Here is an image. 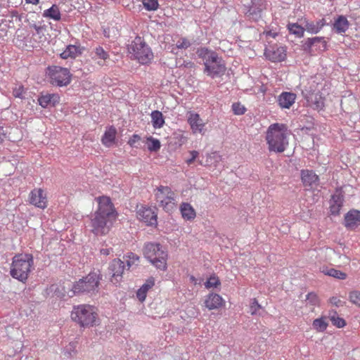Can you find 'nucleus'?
<instances>
[{"instance_id": "18", "label": "nucleus", "mask_w": 360, "mask_h": 360, "mask_svg": "<svg viewBox=\"0 0 360 360\" xmlns=\"http://www.w3.org/2000/svg\"><path fill=\"white\" fill-rule=\"evenodd\" d=\"M196 53L200 58L202 59L205 67L212 63L217 62V60L221 58L215 51L207 48L198 49Z\"/></svg>"}, {"instance_id": "54", "label": "nucleus", "mask_w": 360, "mask_h": 360, "mask_svg": "<svg viewBox=\"0 0 360 360\" xmlns=\"http://www.w3.org/2000/svg\"><path fill=\"white\" fill-rule=\"evenodd\" d=\"M6 138V134L4 131L3 128L0 127V143L3 142L4 139Z\"/></svg>"}, {"instance_id": "55", "label": "nucleus", "mask_w": 360, "mask_h": 360, "mask_svg": "<svg viewBox=\"0 0 360 360\" xmlns=\"http://www.w3.org/2000/svg\"><path fill=\"white\" fill-rule=\"evenodd\" d=\"M110 250H111L110 249H107V248L106 249H101V253L102 255H108L110 254Z\"/></svg>"}, {"instance_id": "7", "label": "nucleus", "mask_w": 360, "mask_h": 360, "mask_svg": "<svg viewBox=\"0 0 360 360\" xmlns=\"http://www.w3.org/2000/svg\"><path fill=\"white\" fill-rule=\"evenodd\" d=\"M130 49L131 50L130 53L141 64H147L153 58L150 48L140 37H136L132 41Z\"/></svg>"}, {"instance_id": "45", "label": "nucleus", "mask_w": 360, "mask_h": 360, "mask_svg": "<svg viewBox=\"0 0 360 360\" xmlns=\"http://www.w3.org/2000/svg\"><path fill=\"white\" fill-rule=\"evenodd\" d=\"M232 110L233 113L237 115H243L246 111L245 106L241 105L240 103H233Z\"/></svg>"}, {"instance_id": "53", "label": "nucleus", "mask_w": 360, "mask_h": 360, "mask_svg": "<svg viewBox=\"0 0 360 360\" xmlns=\"http://www.w3.org/2000/svg\"><path fill=\"white\" fill-rule=\"evenodd\" d=\"M31 27L34 28L37 34H43L44 31L45 30V27L44 26H39L36 24H33L31 25Z\"/></svg>"}, {"instance_id": "39", "label": "nucleus", "mask_w": 360, "mask_h": 360, "mask_svg": "<svg viewBox=\"0 0 360 360\" xmlns=\"http://www.w3.org/2000/svg\"><path fill=\"white\" fill-rule=\"evenodd\" d=\"M191 41L186 37H181L176 43V48L179 49H187L191 46Z\"/></svg>"}, {"instance_id": "9", "label": "nucleus", "mask_w": 360, "mask_h": 360, "mask_svg": "<svg viewBox=\"0 0 360 360\" xmlns=\"http://www.w3.org/2000/svg\"><path fill=\"white\" fill-rule=\"evenodd\" d=\"M51 83L58 86H67L70 83L71 75L68 68L59 66L49 68Z\"/></svg>"}, {"instance_id": "24", "label": "nucleus", "mask_w": 360, "mask_h": 360, "mask_svg": "<svg viewBox=\"0 0 360 360\" xmlns=\"http://www.w3.org/2000/svg\"><path fill=\"white\" fill-rule=\"evenodd\" d=\"M155 281L153 278H148L146 282L137 290L136 297L139 301L143 302L146 300L147 292L153 287Z\"/></svg>"}, {"instance_id": "61", "label": "nucleus", "mask_w": 360, "mask_h": 360, "mask_svg": "<svg viewBox=\"0 0 360 360\" xmlns=\"http://www.w3.org/2000/svg\"><path fill=\"white\" fill-rule=\"evenodd\" d=\"M15 14H17V12H16V11L13 12V16L15 15Z\"/></svg>"}, {"instance_id": "15", "label": "nucleus", "mask_w": 360, "mask_h": 360, "mask_svg": "<svg viewBox=\"0 0 360 360\" xmlns=\"http://www.w3.org/2000/svg\"><path fill=\"white\" fill-rule=\"evenodd\" d=\"M155 210V208L142 207L137 212L139 219L148 226H156L158 224V217Z\"/></svg>"}, {"instance_id": "22", "label": "nucleus", "mask_w": 360, "mask_h": 360, "mask_svg": "<svg viewBox=\"0 0 360 360\" xmlns=\"http://www.w3.org/2000/svg\"><path fill=\"white\" fill-rule=\"evenodd\" d=\"M94 56L92 57L94 60H98L97 63L100 66H104L108 65V60L110 59V56L108 51L98 46L94 49Z\"/></svg>"}, {"instance_id": "37", "label": "nucleus", "mask_w": 360, "mask_h": 360, "mask_svg": "<svg viewBox=\"0 0 360 360\" xmlns=\"http://www.w3.org/2000/svg\"><path fill=\"white\" fill-rule=\"evenodd\" d=\"M313 327L319 332H323L326 330L328 323L326 321V319L322 317L316 319L313 321Z\"/></svg>"}, {"instance_id": "44", "label": "nucleus", "mask_w": 360, "mask_h": 360, "mask_svg": "<svg viewBox=\"0 0 360 360\" xmlns=\"http://www.w3.org/2000/svg\"><path fill=\"white\" fill-rule=\"evenodd\" d=\"M261 309V305L258 303L257 300L254 298L251 300L250 306V312L252 315L259 314V309Z\"/></svg>"}, {"instance_id": "5", "label": "nucleus", "mask_w": 360, "mask_h": 360, "mask_svg": "<svg viewBox=\"0 0 360 360\" xmlns=\"http://www.w3.org/2000/svg\"><path fill=\"white\" fill-rule=\"evenodd\" d=\"M102 276L99 273L90 272L86 276L75 282L72 286L75 295L79 293H94L98 291V285Z\"/></svg>"}, {"instance_id": "36", "label": "nucleus", "mask_w": 360, "mask_h": 360, "mask_svg": "<svg viewBox=\"0 0 360 360\" xmlns=\"http://www.w3.org/2000/svg\"><path fill=\"white\" fill-rule=\"evenodd\" d=\"M329 319L333 325L338 328H342L346 325L345 320L339 317L336 311L333 312V314L330 315Z\"/></svg>"}, {"instance_id": "46", "label": "nucleus", "mask_w": 360, "mask_h": 360, "mask_svg": "<svg viewBox=\"0 0 360 360\" xmlns=\"http://www.w3.org/2000/svg\"><path fill=\"white\" fill-rule=\"evenodd\" d=\"M306 300L309 302L311 305H316L318 303V297L316 294L314 292H309L307 295Z\"/></svg>"}, {"instance_id": "57", "label": "nucleus", "mask_w": 360, "mask_h": 360, "mask_svg": "<svg viewBox=\"0 0 360 360\" xmlns=\"http://www.w3.org/2000/svg\"><path fill=\"white\" fill-rule=\"evenodd\" d=\"M39 0H25L26 3L36 5L39 3Z\"/></svg>"}, {"instance_id": "26", "label": "nucleus", "mask_w": 360, "mask_h": 360, "mask_svg": "<svg viewBox=\"0 0 360 360\" xmlns=\"http://www.w3.org/2000/svg\"><path fill=\"white\" fill-rule=\"evenodd\" d=\"M326 25L325 19L322 18L316 22L310 21L306 22L305 29L306 30L311 34H316L318 33L322 27Z\"/></svg>"}, {"instance_id": "8", "label": "nucleus", "mask_w": 360, "mask_h": 360, "mask_svg": "<svg viewBox=\"0 0 360 360\" xmlns=\"http://www.w3.org/2000/svg\"><path fill=\"white\" fill-rule=\"evenodd\" d=\"M155 198L158 205L166 211L171 212L175 206L174 193L168 186H160L157 188Z\"/></svg>"}, {"instance_id": "32", "label": "nucleus", "mask_w": 360, "mask_h": 360, "mask_svg": "<svg viewBox=\"0 0 360 360\" xmlns=\"http://www.w3.org/2000/svg\"><path fill=\"white\" fill-rule=\"evenodd\" d=\"M116 135V129L113 127H111L108 131H106L102 137V143L106 146H110L115 141Z\"/></svg>"}, {"instance_id": "47", "label": "nucleus", "mask_w": 360, "mask_h": 360, "mask_svg": "<svg viewBox=\"0 0 360 360\" xmlns=\"http://www.w3.org/2000/svg\"><path fill=\"white\" fill-rule=\"evenodd\" d=\"M313 105L314 108L320 110L322 109L324 106V103L323 100L321 99V97H318L317 96H315V100L313 101Z\"/></svg>"}, {"instance_id": "27", "label": "nucleus", "mask_w": 360, "mask_h": 360, "mask_svg": "<svg viewBox=\"0 0 360 360\" xmlns=\"http://www.w3.org/2000/svg\"><path fill=\"white\" fill-rule=\"evenodd\" d=\"M180 210L182 217L186 220H192L196 216L195 210L188 202H183L180 206Z\"/></svg>"}, {"instance_id": "52", "label": "nucleus", "mask_w": 360, "mask_h": 360, "mask_svg": "<svg viewBox=\"0 0 360 360\" xmlns=\"http://www.w3.org/2000/svg\"><path fill=\"white\" fill-rule=\"evenodd\" d=\"M190 154H191V157L189 159L186 160V163L188 165L192 164L195 160V159L198 158L199 153L196 150H192V151H190Z\"/></svg>"}, {"instance_id": "49", "label": "nucleus", "mask_w": 360, "mask_h": 360, "mask_svg": "<svg viewBox=\"0 0 360 360\" xmlns=\"http://www.w3.org/2000/svg\"><path fill=\"white\" fill-rule=\"evenodd\" d=\"M330 210L331 214H333V215L339 214L340 210L341 207H342V205H339L332 204V203H330Z\"/></svg>"}, {"instance_id": "19", "label": "nucleus", "mask_w": 360, "mask_h": 360, "mask_svg": "<svg viewBox=\"0 0 360 360\" xmlns=\"http://www.w3.org/2000/svg\"><path fill=\"white\" fill-rule=\"evenodd\" d=\"M30 202L39 208L46 207V199L42 189H34L30 194Z\"/></svg>"}, {"instance_id": "16", "label": "nucleus", "mask_w": 360, "mask_h": 360, "mask_svg": "<svg viewBox=\"0 0 360 360\" xmlns=\"http://www.w3.org/2000/svg\"><path fill=\"white\" fill-rule=\"evenodd\" d=\"M345 227L350 230H354L360 226V211L352 210L345 216Z\"/></svg>"}, {"instance_id": "29", "label": "nucleus", "mask_w": 360, "mask_h": 360, "mask_svg": "<svg viewBox=\"0 0 360 360\" xmlns=\"http://www.w3.org/2000/svg\"><path fill=\"white\" fill-rule=\"evenodd\" d=\"M43 16L54 20H60L61 18L60 12L57 5L53 4L51 8L44 11Z\"/></svg>"}, {"instance_id": "34", "label": "nucleus", "mask_w": 360, "mask_h": 360, "mask_svg": "<svg viewBox=\"0 0 360 360\" xmlns=\"http://www.w3.org/2000/svg\"><path fill=\"white\" fill-rule=\"evenodd\" d=\"M315 41H323V37H315L307 39L302 44L303 51L311 53L312 46L315 45Z\"/></svg>"}, {"instance_id": "35", "label": "nucleus", "mask_w": 360, "mask_h": 360, "mask_svg": "<svg viewBox=\"0 0 360 360\" xmlns=\"http://www.w3.org/2000/svg\"><path fill=\"white\" fill-rule=\"evenodd\" d=\"M148 149L150 152H157L161 147L160 142L158 139L150 136L147 139Z\"/></svg>"}, {"instance_id": "21", "label": "nucleus", "mask_w": 360, "mask_h": 360, "mask_svg": "<svg viewBox=\"0 0 360 360\" xmlns=\"http://www.w3.org/2000/svg\"><path fill=\"white\" fill-rule=\"evenodd\" d=\"M296 95L291 92H283L278 97V103L282 108H290L295 103Z\"/></svg>"}, {"instance_id": "40", "label": "nucleus", "mask_w": 360, "mask_h": 360, "mask_svg": "<svg viewBox=\"0 0 360 360\" xmlns=\"http://www.w3.org/2000/svg\"><path fill=\"white\" fill-rule=\"evenodd\" d=\"M221 284L219 278L216 276H210L205 283L206 288H216Z\"/></svg>"}, {"instance_id": "14", "label": "nucleus", "mask_w": 360, "mask_h": 360, "mask_svg": "<svg viewBox=\"0 0 360 360\" xmlns=\"http://www.w3.org/2000/svg\"><path fill=\"white\" fill-rule=\"evenodd\" d=\"M124 269L125 266L123 261L120 259H113L108 267L110 273L112 274L111 281L115 283L121 281Z\"/></svg>"}, {"instance_id": "42", "label": "nucleus", "mask_w": 360, "mask_h": 360, "mask_svg": "<svg viewBox=\"0 0 360 360\" xmlns=\"http://www.w3.org/2000/svg\"><path fill=\"white\" fill-rule=\"evenodd\" d=\"M124 258H126L128 269H129L136 261L139 259V257L133 252L128 253Z\"/></svg>"}, {"instance_id": "59", "label": "nucleus", "mask_w": 360, "mask_h": 360, "mask_svg": "<svg viewBox=\"0 0 360 360\" xmlns=\"http://www.w3.org/2000/svg\"><path fill=\"white\" fill-rule=\"evenodd\" d=\"M267 35H271L274 37L276 35V33L273 34V33H271V32H267Z\"/></svg>"}, {"instance_id": "48", "label": "nucleus", "mask_w": 360, "mask_h": 360, "mask_svg": "<svg viewBox=\"0 0 360 360\" xmlns=\"http://www.w3.org/2000/svg\"><path fill=\"white\" fill-rule=\"evenodd\" d=\"M24 94V88L22 86H20L18 87H16L13 91V95L15 98H22L23 97Z\"/></svg>"}, {"instance_id": "58", "label": "nucleus", "mask_w": 360, "mask_h": 360, "mask_svg": "<svg viewBox=\"0 0 360 360\" xmlns=\"http://www.w3.org/2000/svg\"><path fill=\"white\" fill-rule=\"evenodd\" d=\"M319 43H322L323 44V46L325 47L326 46V41L324 40V38L323 37V41H315V45L316 44H319Z\"/></svg>"}, {"instance_id": "4", "label": "nucleus", "mask_w": 360, "mask_h": 360, "mask_svg": "<svg viewBox=\"0 0 360 360\" xmlns=\"http://www.w3.org/2000/svg\"><path fill=\"white\" fill-rule=\"evenodd\" d=\"M143 254L157 269L163 271L167 269V253L160 243H146L143 248Z\"/></svg>"}, {"instance_id": "6", "label": "nucleus", "mask_w": 360, "mask_h": 360, "mask_svg": "<svg viewBox=\"0 0 360 360\" xmlns=\"http://www.w3.org/2000/svg\"><path fill=\"white\" fill-rule=\"evenodd\" d=\"M71 318L81 326L89 327L96 323L97 314L90 305H79L74 307Z\"/></svg>"}, {"instance_id": "23", "label": "nucleus", "mask_w": 360, "mask_h": 360, "mask_svg": "<svg viewBox=\"0 0 360 360\" xmlns=\"http://www.w3.org/2000/svg\"><path fill=\"white\" fill-rule=\"evenodd\" d=\"M205 304L209 309H217L222 306L223 299L218 294L210 293L205 300Z\"/></svg>"}, {"instance_id": "30", "label": "nucleus", "mask_w": 360, "mask_h": 360, "mask_svg": "<svg viewBox=\"0 0 360 360\" xmlns=\"http://www.w3.org/2000/svg\"><path fill=\"white\" fill-rule=\"evenodd\" d=\"M151 119L153 127L155 129H160L165 124V120L163 118L162 113L158 110H154L151 112Z\"/></svg>"}, {"instance_id": "17", "label": "nucleus", "mask_w": 360, "mask_h": 360, "mask_svg": "<svg viewBox=\"0 0 360 360\" xmlns=\"http://www.w3.org/2000/svg\"><path fill=\"white\" fill-rule=\"evenodd\" d=\"M38 103L43 108L54 107L60 102V96L57 94H41L38 97Z\"/></svg>"}, {"instance_id": "43", "label": "nucleus", "mask_w": 360, "mask_h": 360, "mask_svg": "<svg viewBox=\"0 0 360 360\" xmlns=\"http://www.w3.org/2000/svg\"><path fill=\"white\" fill-rule=\"evenodd\" d=\"M349 299L354 304L360 307V292L352 291L349 295Z\"/></svg>"}, {"instance_id": "12", "label": "nucleus", "mask_w": 360, "mask_h": 360, "mask_svg": "<svg viewBox=\"0 0 360 360\" xmlns=\"http://www.w3.org/2000/svg\"><path fill=\"white\" fill-rule=\"evenodd\" d=\"M300 174L301 180L304 187L315 189L319 186V177L313 170L302 169Z\"/></svg>"}, {"instance_id": "13", "label": "nucleus", "mask_w": 360, "mask_h": 360, "mask_svg": "<svg viewBox=\"0 0 360 360\" xmlns=\"http://www.w3.org/2000/svg\"><path fill=\"white\" fill-rule=\"evenodd\" d=\"M285 49L283 46L274 45L266 48L264 51V55L266 58L271 62H281L285 59Z\"/></svg>"}, {"instance_id": "20", "label": "nucleus", "mask_w": 360, "mask_h": 360, "mask_svg": "<svg viewBox=\"0 0 360 360\" xmlns=\"http://www.w3.org/2000/svg\"><path fill=\"white\" fill-rule=\"evenodd\" d=\"M188 122L189 123L193 131L202 132L205 124L198 113L189 112L188 113Z\"/></svg>"}, {"instance_id": "51", "label": "nucleus", "mask_w": 360, "mask_h": 360, "mask_svg": "<svg viewBox=\"0 0 360 360\" xmlns=\"http://www.w3.org/2000/svg\"><path fill=\"white\" fill-rule=\"evenodd\" d=\"M140 140V136H139L138 134H134L128 141V144H129L131 147H136L135 144Z\"/></svg>"}, {"instance_id": "31", "label": "nucleus", "mask_w": 360, "mask_h": 360, "mask_svg": "<svg viewBox=\"0 0 360 360\" xmlns=\"http://www.w3.org/2000/svg\"><path fill=\"white\" fill-rule=\"evenodd\" d=\"M321 272L326 276H329L340 280H345L347 276V274L333 268L323 267Z\"/></svg>"}, {"instance_id": "41", "label": "nucleus", "mask_w": 360, "mask_h": 360, "mask_svg": "<svg viewBox=\"0 0 360 360\" xmlns=\"http://www.w3.org/2000/svg\"><path fill=\"white\" fill-rule=\"evenodd\" d=\"M142 2L147 11H155L158 7V0H143Z\"/></svg>"}, {"instance_id": "1", "label": "nucleus", "mask_w": 360, "mask_h": 360, "mask_svg": "<svg viewBox=\"0 0 360 360\" xmlns=\"http://www.w3.org/2000/svg\"><path fill=\"white\" fill-rule=\"evenodd\" d=\"M97 200L98 210L90 215L88 227L96 236L106 235L116 219L117 212L109 197L101 196Z\"/></svg>"}, {"instance_id": "3", "label": "nucleus", "mask_w": 360, "mask_h": 360, "mask_svg": "<svg viewBox=\"0 0 360 360\" xmlns=\"http://www.w3.org/2000/svg\"><path fill=\"white\" fill-rule=\"evenodd\" d=\"M33 264V257L32 255H19L13 258L12 265L10 271L11 276L20 281L27 279L30 272V268Z\"/></svg>"}, {"instance_id": "10", "label": "nucleus", "mask_w": 360, "mask_h": 360, "mask_svg": "<svg viewBox=\"0 0 360 360\" xmlns=\"http://www.w3.org/2000/svg\"><path fill=\"white\" fill-rule=\"evenodd\" d=\"M265 8L264 0H251L248 5H245V14L249 20L256 22L261 18L262 11Z\"/></svg>"}, {"instance_id": "11", "label": "nucleus", "mask_w": 360, "mask_h": 360, "mask_svg": "<svg viewBox=\"0 0 360 360\" xmlns=\"http://www.w3.org/2000/svg\"><path fill=\"white\" fill-rule=\"evenodd\" d=\"M226 70V64L221 57L217 60V62L206 65L204 68V73L212 78H215L224 75Z\"/></svg>"}, {"instance_id": "50", "label": "nucleus", "mask_w": 360, "mask_h": 360, "mask_svg": "<svg viewBox=\"0 0 360 360\" xmlns=\"http://www.w3.org/2000/svg\"><path fill=\"white\" fill-rule=\"evenodd\" d=\"M330 302L332 304L336 306V307H342L345 305V302L341 300L338 297H332L330 299Z\"/></svg>"}, {"instance_id": "2", "label": "nucleus", "mask_w": 360, "mask_h": 360, "mask_svg": "<svg viewBox=\"0 0 360 360\" xmlns=\"http://www.w3.org/2000/svg\"><path fill=\"white\" fill-rule=\"evenodd\" d=\"M266 140L270 151L283 152L288 145L285 125L278 123L271 124L266 131Z\"/></svg>"}, {"instance_id": "33", "label": "nucleus", "mask_w": 360, "mask_h": 360, "mask_svg": "<svg viewBox=\"0 0 360 360\" xmlns=\"http://www.w3.org/2000/svg\"><path fill=\"white\" fill-rule=\"evenodd\" d=\"M290 33L295 34L297 37H302L304 35L305 28L297 23H290L288 25Z\"/></svg>"}, {"instance_id": "28", "label": "nucleus", "mask_w": 360, "mask_h": 360, "mask_svg": "<svg viewBox=\"0 0 360 360\" xmlns=\"http://www.w3.org/2000/svg\"><path fill=\"white\" fill-rule=\"evenodd\" d=\"M80 54L81 51L79 47L75 45H69L66 47L65 50L60 53V57L63 59H67L68 58H74Z\"/></svg>"}, {"instance_id": "56", "label": "nucleus", "mask_w": 360, "mask_h": 360, "mask_svg": "<svg viewBox=\"0 0 360 360\" xmlns=\"http://www.w3.org/2000/svg\"><path fill=\"white\" fill-rule=\"evenodd\" d=\"M103 34L105 37L107 38H109L110 36V29L109 28H107V29H104L103 30Z\"/></svg>"}, {"instance_id": "38", "label": "nucleus", "mask_w": 360, "mask_h": 360, "mask_svg": "<svg viewBox=\"0 0 360 360\" xmlns=\"http://www.w3.org/2000/svg\"><path fill=\"white\" fill-rule=\"evenodd\" d=\"M344 197L342 194L341 190L337 189L335 193L332 195L330 203L342 205Z\"/></svg>"}, {"instance_id": "60", "label": "nucleus", "mask_w": 360, "mask_h": 360, "mask_svg": "<svg viewBox=\"0 0 360 360\" xmlns=\"http://www.w3.org/2000/svg\"><path fill=\"white\" fill-rule=\"evenodd\" d=\"M198 163H199L200 165H203V164H202V162L200 160H198Z\"/></svg>"}, {"instance_id": "25", "label": "nucleus", "mask_w": 360, "mask_h": 360, "mask_svg": "<svg viewBox=\"0 0 360 360\" xmlns=\"http://www.w3.org/2000/svg\"><path fill=\"white\" fill-rule=\"evenodd\" d=\"M349 26V23L346 17L340 15L333 24V30L338 34L345 32Z\"/></svg>"}]
</instances>
